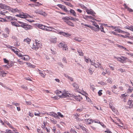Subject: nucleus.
<instances>
[{
	"mask_svg": "<svg viewBox=\"0 0 133 133\" xmlns=\"http://www.w3.org/2000/svg\"><path fill=\"white\" fill-rule=\"evenodd\" d=\"M80 116V114H78L77 113H76L74 115V116L75 117V118L77 120H79V118L78 117H79Z\"/></svg>",
	"mask_w": 133,
	"mask_h": 133,
	"instance_id": "33",
	"label": "nucleus"
},
{
	"mask_svg": "<svg viewBox=\"0 0 133 133\" xmlns=\"http://www.w3.org/2000/svg\"><path fill=\"white\" fill-rule=\"evenodd\" d=\"M56 93L58 95H59H59L62 94V92L61 91L57 90V91Z\"/></svg>",
	"mask_w": 133,
	"mask_h": 133,
	"instance_id": "62",
	"label": "nucleus"
},
{
	"mask_svg": "<svg viewBox=\"0 0 133 133\" xmlns=\"http://www.w3.org/2000/svg\"><path fill=\"white\" fill-rule=\"evenodd\" d=\"M64 22L66 23L68 25L72 26V27H74L75 25L74 23L72 22L69 21V20H63Z\"/></svg>",
	"mask_w": 133,
	"mask_h": 133,
	"instance_id": "11",
	"label": "nucleus"
},
{
	"mask_svg": "<svg viewBox=\"0 0 133 133\" xmlns=\"http://www.w3.org/2000/svg\"><path fill=\"white\" fill-rule=\"evenodd\" d=\"M63 50L65 51H68V50L67 46L66 45H65L63 47Z\"/></svg>",
	"mask_w": 133,
	"mask_h": 133,
	"instance_id": "45",
	"label": "nucleus"
},
{
	"mask_svg": "<svg viewBox=\"0 0 133 133\" xmlns=\"http://www.w3.org/2000/svg\"><path fill=\"white\" fill-rule=\"evenodd\" d=\"M62 61L65 64L67 63V61L65 57H63L62 58Z\"/></svg>",
	"mask_w": 133,
	"mask_h": 133,
	"instance_id": "42",
	"label": "nucleus"
},
{
	"mask_svg": "<svg viewBox=\"0 0 133 133\" xmlns=\"http://www.w3.org/2000/svg\"><path fill=\"white\" fill-rule=\"evenodd\" d=\"M38 72L40 75L43 78L45 77L46 76V74L45 73L44 70L42 71L38 69Z\"/></svg>",
	"mask_w": 133,
	"mask_h": 133,
	"instance_id": "7",
	"label": "nucleus"
},
{
	"mask_svg": "<svg viewBox=\"0 0 133 133\" xmlns=\"http://www.w3.org/2000/svg\"><path fill=\"white\" fill-rule=\"evenodd\" d=\"M7 74V73L4 72L3 71H2L1 74L2 75L3 77H4Z\"/></svg>",
	"mask_w": 133,
	"mask_h": 133,
	"instance_id": "57",
	"label": "nucleus"
},
{
	"mask_svg": "<svg viewBox=\"0 0 133 133\" xmlns=\"http://www.w3.org/2000/svg\"><path fill=\"white\" fill-rule=\"evenodd\" d=\"M9 34H5L3 33L2 34V35L3 36V37H4L5 38H7L9 36Z\"/></svg>",
	"mask_w": 133,
	"mask_h": 133,
	"instance_id": "39",
	"label": "nucleus"
},
{
	"mask_svg": "<svg viewBox=\"0 0 133 133\" xmlns=\"http://www.w3.org/2000/svg\"><path fill=\"white\" fill-rule=\"evenodd\" d=\"M51 115L53 116L55 118H58V116L57 114L54 112H52L51 113Z\"/></svg>",
	"mask_w": 133,
	"mask_h": 133,
	"instance_id": "37",
	"label": "nucleus"
},
{
	"mask_svg": "<svg viewBox=\"0 0 133 133\" xmlns=\"http://www.w3.org/2000/svg\"><path fill=\"white\" fill-rule=\"evenodd\" d=\"M102 90H100L98 91V94L99 96H101L102 94Z\"/></svg>",
	"mask_w": 133,
	"mask_h": 133,
	"instance_id": "61",
	"label": "nucleus"
},
{
	"mask_svg": "<svg viewBox=\"0 0 133 133\" xmlns=\"http://www.w3.org/2000/svg\"><path fill=\"white\" fill-rule=\"evenodd\" d=\"M62 2H63L65 5L68 6L72 8L73 7V5L70 3L66 2L63 1H62Z\"/></svg>",
	"mask_w": 133,
	"mask_h": 133,
	"instance_id": "22",
	"label": "nucleus"
},
{
	"mask_svg": "<svg viewBox=\"0 0 133 133\" xmlns=\"http://www.w3.org/2000/svg\"><path fill=\"white\" fill-rule=\"evenodd\" d=\"M57 114L58 116V118L59 116L61 118H63L64 117L63 115H62L60 112H58L57 113Z\"/></svg>",
	"mask_w": 133,
	"mask_h": 133,
	"instance_id": "44",
	"label": "nucleus"
},
{
	"mask_svg": "<svg viewBox=\"0 0 133 133\" xmlns=\"http://www.w3.org/2000/svg\"><path fill=\"white\" fill-rule=\"evenodd\" d=\"M98 29V30H99V29ZM99 29L100 30L101 32H103L104 33H105V32L104 31V27L102 25L100 26V27H99Z\"/></svg>",
	"mask_w": 133,
	"mask_h": 133,
	"instance_id": "31",
	"label": "nucleus"
},
{
	"mask_svg": "<svg viewBox=\"0 0 133 133\" xmlns=\"http://www.w3.org/2000/svg\"><path fill=\"white\" fill-rule=\"evenodd\" d=\"M123 33L125 35L124 36L125 37H129V35H130L129 33L128 32H125L124 31L123 32Z\"/></svg>",
	"mask_w": 133,
	"mask_h": 133,
	"instance_id": "34",
	"label": "nucleus"
},
{
	"mask_svg": "<svg viewBox=\"0 0 133 133\" xmlns=\"http://www.w3.org/2000/svg\"><path fill=\"white\" fill-rule=\"evenodd\" d=\"M65 45L64 43H60L58 45V46L59 47L61 48L63 47Z\"/></svg>",
	"mask_w": 133,
	"mask_h": 133,
	"instance_id": "41",
	"label": "nucleus"
},
{
	"mask_svg": "<svg viewBox=\"0 0 133 133\" xmlns=\"http://www.w3.org/2000/svg\"><path fill=\"white\" fill-rule=\"evenodd\" d=\"M21 58L25 61H28L29 60V57L28 55L23 56Z\"/></svg>",
	"mask_w": 133,
	"mask_h": 133,
	"instance_id": "18",
	"label": "nucleus"
},
{
	"mask_svg": "<svg viewBox=\"0 0 133 133\" xmlns=\"http://www.w3.org/2000/svg\"><path fill=\"white\" fill-rule=\"evenodd\" d=\"M42 46L41 42L37 40H35V42L34 43L32 46V49L37 50Z\"/></svg>",
	"mask_w": 133,
	"mask_h": 133,
	"instance_id": "2",
	"label": "nucleus"
},
{
	"mask_svg": "<svg viewBox=\"0 0 133 133\" xmlns=\"http://www.w3.org/2000/svg\"><path fill=\"white\" fill-rule=\"evenodd\" d=\"M118 47L121 49H123V50H126L127 51H129L125 47L123 46H121V45H118Z\"/></svg>",
	"mask_w": 133,
	"mask_h": 133,
	"instance_id": "35",
	"label": "nucleus"
},
{
	"mask_svg": "<svg viewBox=\"0 0 133 133\" xmlns=\"http://www.w3.org/2000/svg\"><path fill=\"white\" fill-rule=\"evenodd\" d=\"M72 85L74 87L77 89L79 87L78 84L77 83H74Z\"/></svg>",
	"mask_w": 133,
	"mask_h": 133,
	"instance_id": "46",
	"label": "nucleus"
},
{
	"mask_svg": "<svg viewBox=\"0 0 133 133\" xmlns=\"http://www.w3.org/2000/svg\"><path fill=\"white\" fill-rule=\"evenodd\" d=\"M124 7L125 8L127 9V10L129 12H132L133 11V10L132 9L127 6L126 4H125Z\"/></svg>",
	"mask_w": 133,
	"mask_h": 133,
	"instance_id": "29",
	"label": "nucleus"
},
{
	"mask_svg": "<svg viewBox=\"0 0 133 133\" xmlns=\"http://www.w3.org/2000/svg\"><path fill=\"white\" fill-rule=\"evenodd\" d=\"M1 8L2 9H4L6 10H8L9 11L13 13H15L18 11V10L17 8L14 9L10 8L8 6L3 4L2 3L0 4V8Z\"/></svg>",
	"mask_w": 133,
	"mask_h": 133,
	"instance_id": "1",
	"label": "nucleus"
},
{
	"mask_svg": "<svg viewBox=\"0 0 133 133\" xmlns=\"http://www.w3.org/2000/svg\"><path fill=\"white\" fill-rule=\"evenodd\" d=\"M57 39V38H51L50 39V40L51 43H54L56 42Z\"/></svg>",
	"mask_w": 133,
	"mask_h": 133,
	"instance_id": "24",
	"label": "nucleus"
},
{
	"mask_svg": "<svg viewBox=\"0 0 133 133\" xmlns=\"http://www.w3.org/2000/svg\"><path fill=\"white\" fill-rule=\"evenodd\" d=\"M17 62L20 65L23 64V62L21 61L19 59H17Z\"/></svg>",
	"mask_w": 133,
	"mask_h": 133,
	"instance_id": "60",
	"label": "nucleus"
},
{
	"mask_svg": "<svg viewBox=\"0 0 133 133\" xmlns=\"http://www.w3.org/2000/svg\"><path fill=\"white\" fill-rule=\"evenodd\" d=\"M93 122L97 123H100V122L98 119H94L93 120Z\"/></svg>",
	"mask_w": 133,
	"mask_h": 133,
	"instance_id": "48",
	"label": "nucleus"
},
{
	"mask_svg": "<svg viewBox=\"0 0 133 133\" xmlns=\"http://www.w3.org/2000/svg\"><path fill=\"white\" fill-rule=\"evenodd\" d=\"M109 105L110 108L113 111L115 112V108L114 107L112 106V104L110 103Z\"/></svg>",
	"mask_w": 133,
	"mask_h": 133,
	"instance_id": "32",
	"label": "nucleus"
},
{
	"mask_svg": "<svg viewBox=\"0 0 133 133\" xmlns=\"http://www.w3.org/2000/svg\"><path fill=\"white\" fill-rule=\"evenodd\" d=\"M83 107L82 106V108L77 109L76 111L78 112H81L83 111Z\"/></svg>",
	"mask_w": 133,
	"mask_h": 133,
	"instance_id": "38",
	"label": "nucleus"
},
{
	"mask_svg": "<svg viewBox=\"0 0 133 133\" xmlns=\"http://www.w3.org/2000/svg\"><path fill=\"white\" fill-rule=\"evenodd\" d=\"M117 89V87L115 85H114L112 88V91L115 94H118V93L119 92V91H115V89Z\"/></svg>",
	"mask_w": 133,
	"mask_h": 133,
	"instance_id": "12",
	"label": "nucleus"
},
{
	"mask_svg": "<svg viewBox=\"0 0 133 133\" xmlns=\"http://www.w3.org/2000/svg\"><path fill=\"white\" fill-rule=\"evenodd\" d=\"M133 101L131 100H129L128 102V104L129 105V107L130 108H132L133 107L132 103Z\"/></svg>",
	"mask_w": 133,
	"mask_h": 133,
	"instance_id": "15",
	"label": "nucleus"
},
{
	"mask_svg": "<svg viewBox=\"0 0 133 133\" xmlns=\"http://www.w3.org/2000/svg\"><path fill=\"white\" fill-rule=\"evenodd\" d=\"M31 41V39L29 38H27L24 40V42L28 44H29Z\"/></svg>",
	"mask_w": 133,
	"mask_h": 133,
	"instance_id": "25",
	"label": "nucleus"
},
{
	"mask_svg": "<svg viewBox=\"0 0 133 133\" xmlns=\"http://www.w3.org/2000/svg\"><path fill=\"white\" fill-rule=\"evenodd\" d=\"M71 35V34H69L68 33L65 32V37H68L69 36H70Z\"/></svg>",
	"mask_w": 133,
	"mask_h": 133,
	"instance_id": "58",
	"label": "nucleus"
},
{
	"mask_svg": "<svg viewBox=\"0 0 133 133\" xmlns=\"http://www.w3.org/2000/svg\"><path fill=\"white\" fill-rule=\"evenodd\" d=\"M74 18L72 17H65L62 18L63 20H69L70 19L71 20H73Z\"/></svg>",
	"mask_w": 133,
	"mask_h": 133,
	"instance_id": "16",
	"label": "nucleus"
},
{
	"mask_svg": "<svg viewBox=\"0 0 133 133\" xmlns=\"http://www.w3.org/2000/svg\"><path fill=\"white\" fill-rule=\"evenodd\" d=\"M90 62H91V64L92 65H94V66L96 68H97L99 67V65L98 64H96L95 63V60H92L91 61V60H90Z\"/></svg>",
	"mask_w": 133,
	"mask_h": 133,
	"instance_id": "17",
	"label": "nucleus"
},
{
	"mask_svg": "<svg viewBox=\"0 0 133 133\" xmlns=\"http://www.w3.org/2000/svg\"><path fill=\"white\" fill-rule=\"evenodd\" d=\"M35 12L37 14H39L41 15H43L44 16H45L46 15V14L45 13V12L43 11L40 10H36L35 11Z\"/></svg>",
	"mask_w": 133,
	"mask_h": 133,
	"instance_id": "10",
	"label": "nucleus"
},
{
	"mask_svg": "<svg viewBox=\"0 0 133 133\" xmlns=\"http://www.w3.org/2000/svg\"><path fill=\"white\" fill-rule=\"evenodd\" d=\"M46 122L45 121H43V124H42L41 127L43 129H45L46 128Z\"/></svg>",
	"mask_w": 133,
	"mask_h": 133,
	"instance_id": "27",
	"label": "nucleus"
},
{
	"mask_svg": "<svg viewBox=\"0 0 133 133\" xmlns=\"http://www.w3.org/2000/svg\"><path fill=\"white\" fill-rule=\"evenodd\" d=\"M6 124L8 125L9 128H11L12 129H14V127L12 126V125L10 123H9V122H8L6 123Z\"/></svg>",
	"mask_w": 133,
	"mask_h": 133,
	"instance_id": "56",
	"label": "nucleus"
},
{
	"mask_svg": "<svg viewBox=\"0 0 133 133\" xmlns=\"http://www.w3.org/2000/svg\"><path fill=\"white\" fill-rule=\"evenodd\" d=\"M5 131L6 133H13L12 131L9 129H6Z\"/></svg>",
	"mask_w": 133,
	"mask_h": 133,
	"instance_id": "59",
	"label": "nucleus"
},
{
	"mask_svg": "<svg viewBox=\"0 0 133 133\" xmlns=\"http://www.w3.org/2000/svg\"><path fill=\"white\" fill-rule=\"evenodd\" d=\"M65 32H64L59 31V32H58V34L60 35H62L63 36H65Z\"/></svg>",
	"mask_w": 133,
	"mask_h": 133,
	"instance_id": "51",
	"label": "nucleus"
},
{
	"mask_svg": "<svg viewBox=\"0 0 133 133\" xmlns=\"http://www.w3.org/2000/svg\"><path fill=\"white\" fill-rule=\"evenodd\" d=\"M69 11L70 13L73 16L75 17L77 16L76 13L74 10L72 9H70Z\"/></svg>",
	"mask_w": 133,
	"mask_h": 133,
	"instance_id": "20",
	"label": "nucleus"
},
{
	"mask_svg": "<svg viewBox=\"0 0 133 133\" xmlns=\"http://www.w3.org/2000/svg\"><path fill=\"white\" fill-rule=\"evenodd\" d=\"M59 96L61 98H65L68 97H71V95L68 92V91H63L61 94L59 95Z\"/></svg>",
	"mask_w": 133,
	"mask_h": 133,
	"instance_id": "3",
	"label": "nucleus"
},
{
	"mask_svg": "<svg viewBox=\"0 0 133 133\" xmlns=\"http://www.w3.org/2000/svg\"><path fill=\"white\" fill-rule=\"evenodd\" d=\"M6 18L10 20H12L14 19L12 17L10 16H6Z\"/></svg>",
	"mask_w": 133,
	"mask_h": 133,
	"instance_id": "53",
	"label": "nucleus"
},
{
	"mask_svg": "<svg viewBox=\"0 0 133 133\" xmlns=\"http://www.w3.org/2000/svg\"><path fill=\"white\" fill-rule=\"evenodd\" d=\"M125 28L133 31V26H129L127 25L125 26Z\"/></svg>",
	"mask_w": 133,
	"mask_h": 133,
	"instance_id": "23",
	"label": "nucleus"
},
{
	"mask_svg": "<svg viewBox=\"0 0 133 133\" xmlns=\"http://www.w3.org/2000/svg\"><path fill=\"white\" fill-rule=\"evenodd\" d=\"M55 29L51 26H46V28L45 30V31H52L54 32V30Z\"/></svg>",
	"mask_w": 133,
	"mask_h": 133,
	"instance_id": "9",
	"label": "nucleus"
},
{
	"mask_svg": "<svg viewBox=\"0 0 133 133\" xmlns=\"http://www.w3.org/2000/svg\"><path fill=\"white\" fill-rule=\"evenodd\" d=\"M16 16H18L19 17L22 18H26L27 17V16L24 14L19 15H17Z\"/></svg>",
	"mask_w": 133,
	"mask_h": 133,
	"instance_id": "28",
	"label": "nucleus"
},
{
	"mask_svg": "<svg viewBox=\"0 0 133 133\" xmlns=\"http://www.w3.org/2000/svg\"><path fill=\"white\" fill-rule=\"evenodd\" d=\"M105 132L107 133H112V132H111L109 129H107L105 131Z\"/></svg>",
	"mask_w": 133,
	"mask_h": 133,
	"instance_id": "64",
	"label": "nucleus"
},
{
	"mask_svg": "<svg viewBox=\"0 0 133 133\" xmlns=\"http://www.w3.org/2000/svg\"><path fill=\"white\" fill-rule=\"evenodd\" d=\"M62 9L65 12H69V11H68L67 9V8L65 6H64V7H63Z\"/></svg>",
	"mask_w": 133,
	"mask_h": 133,
	"instance_id": "54",
	"label": "nucleus"
},
{
	"mask_svg": "<svg viewBox=\"0 0 133 133\" xmlns=\"http://www.w3.org/2000/svg\"><path fill=\"white\" fill-rule=\"evenodd\" d=\"M21 26L26 30H28L32 29V27L30 25L28 24H23L21 25Z\"/></svg>",
	"mask_w": 133,
	"mask_h": 133,
	"instance_id": "4",
	"label": "nucleus"
},
{
	"mask_svg": "<svg viewBox=\"0 0 133 133\" xmlns=\"http://www.w3.org/2000/svg\"><path fill=\"white\" fill-rule=\"evenodd\" d=\"M10 48L11 50L12 51L14 52L16 54H17V52H18V50L16 48L14 47L11 46L10 47Z\"/></svg>",
	"mask_w": 133,
	"mask_h": 133,
	"instance_id": "13",
	"label": "nucleus"
},
{
	"mask_svg": "<svg viewBox=\"0 0 133 133\" xmlns=\"http://www.w3.org/2000/svg\"><path fill=\"white\" fill-rule=\"evenodd\" d=\"M86 11L88 14H91L93 16H95L96 14L91 9H86Z\"/></svg>",
	"mask_w": 133,
	"mask_h": 133,
	"instance_id": "5",
	"label": "nucleus"
},
{
	"mask_svg": "<svg viewBox=\"0 0 133 133\" xmlns=\"http://www.w3.org/2000/svg\"><path fill=\"white\" fill-rule=\"evenodd\" d=\"M114 58H116L117 59V61L120 62L122 63H124L123 60L122 59L121 57H115Z\"/></svg>",
	"mask_w": 133,
	"mask_h": 133,
	"instance_id": "26",
	"label": "nucleus"
},
{
	"mask_svg": "<svg viewBox=\"0 0 133 133\" xmlns=\"http://www.w3.org/2000/svg\"><path fill=\"white\" fill-rule=\"evenodd\" d=\"M57 6L59 7L60 8H61V9H62L63 7H64V5H63L62 4H58L57 5Z\"/></svg>",
	"mask_w": 133,
	"mask_h": 133,
	"instance_id": "63",
	"label": "nucleus"
},
{
	"mask_svg": "<svg viewBox=\"0 0 133 133\" xmlns=\"http://www.w3.org/2000/svg\"><path fill=\"white\" fill-rule=\"evenodd\" d=\"M37 26L38 28L45 30L46 26L44 25L41 24H38L37 25Z\"/></svg>",
	"mask_w": 133,
	"mask_h": 133,
	"instance_id": "8",
	"label": "nucleus"
},
{
	"mask_svg": "<svg viewBox=\"0 0 133 133\" xmlns=\"http://www.w3.org/2000/svg\"><path fill=\"white\" fill-rule=\"evenodd\" d=\"M77 51L79 54V55L81 56H83L84 54L82 50L80 48L77 49Z\"/></svg>",
	"mask_w": 133,
	"mask_h": 133,
	"instance_id": "19",
	"label": "nucleus"
},
{
	"mask_svg": "<svg viewBox=\"0 0 133 133\" xmlns=\"http://www.w3.org/2000/svg\"><path fill=\"white\" fill-rule=\"evenodd\" d=\"M26 65H27V66L28 67H30V68H34V65H32L30 63L28 62H26Z\"/></svg>",
	"mask_w": 133,
	"mask_h": 133,
	"instance_id": "30",
	"label": "nucleus"
},
{
	"mask_svg": "<svg viewBox=\"0 0 133 133\" xmlns=\"http://www.w3.org/2000/svg\"><path fill=\"white\" fill-rule=\"evenodd\" d=\"M11 23L13 25L15 26H19V25L18 24L16 23V22H11Z\"/></svg>",
	"mask_w": 133,
	"mask_h": 133,
	"instance_id": "40",
	"label": "nucleus"
},
{
	"mask_svg": "<svg viewBox=\"0 0 133 133\" xmlns=\"http://www.w3.org/2000/svg\"><path fill=\"white\" fill-rule=\"evenodd\" d=\"M121 57L123 58L122 60H123V62L125 63L126 60L127 59V58L125 56H122Z\"/></svg>",
	"mask_w": 133,
	"mask_h": 133,
	"instance_id": "47",
	"label": "nucleus"
},
{
	"mask_svg": "<svg viewBox=\"0 0 133 133\" xmlns=\"http://www.w3.org/2000/svg\"><path fill=\"white\" fill-rule=\"evenodd\" d=\"M5 31L6 33L9 34L10 30L8 28H6L5 29Z\"/></svg>",
	"mask_w": 133,
	"mask_h": 133,
	"instance_id": "43",
	"label": "nucleus"
},
{
	"mask_svg": "<svg viewBox=\"0 0 133 133\" xmlns=\"http://www.w3.org/2000/svg\"><path fill=\"white\" fill-rule=\"evenodd\" d=\"M8 13L7 11L6 10L4 9H2L1 8H0V16L5 15V14Z\"/></svg>",
	"mask_w": 133,
	"mask_h": 133,
	"instance_id": "6",
	"label": "nucleus"
},
{
	"mask_svg": "<svg viewBox=\"0 0 133 133\" xmlns=\"http://www.w3.org/2000/svg\"><path fill=\"white\" fill-rule=\"evenodd\" d=\"M85 120H87V124H90L93 123V120L91 118H89L88 119H85Z\"/></svg>",
	"mask_w": 133,
	"mask_h": 133,
	"instance_id": "21",
	"label": "nucleus"
},
{
	"mask_svg": "<svg viewBox=\"0 0 133 133\" xmlns=\"http://www.w3.org/2000/svg\"><path fill=\"white\" fill-rule=\"evenodd\" d=\"M93 25L95 26L98 29H99V25L97 24V23L96 22H93Z\"/></svg>",
	"mask_w": 133,
	"mask_h": 133,
	"instance_id": "50",
	"label": "nucleus"
},
{
	"mask_svg": "<svg viewBox=\"0 0 133 133\" xmlns=\"http://www.w3.org/2000/svg\"><path fill=\"white\" fill-rule=\"evenodd\" d=\"M35 6H39L42 5V4L39 3L38 2H36L35 4Z\"/></svg>",
	"mask_w": 133,
	"mask_h": 133,
	"instance_id": "55",
	"label": "nucleus"
},
{
	"mask_svg": "<svg viewBox=\"0 0 133 133\" xmlns=\"http://www.w3.org/2000/svg\"><path fill=\"white\" fill-rule=\"evenodd\" d=\"M74 98L76 101H80L83 99L82 97L79 95L74 96Z\"/></svg>",
	"mask_w": 133,
	"mask_h": 133,
	"instance_id": "14",
	"label": "nucleus"
},
{
	"mask_svg": "<svg viewBox=\"0 0 133 133\" xmlns=\"http://www.w3.org/2000/svg\"><path fill=\"white\" fill-rule=\"evenodd\" d=\"M133 90V88L132 87H129L128 89V93H131Z\"/></svg>",
	"mask_w": 133,
	"mask_h": 133,
	"instance_id": "36",
	"label": "nucleus"
},
{
	"mask_svg": "<svg viewBox=\"0 0 133 133\" xmlns=\"http://www.w3.org/2000/svg\"><path fill=\"white\" fill-rule=\"evenodd\" d=\"M108 65L109 67L112 70H114V67L112 66V64L109 63Z\"/></svg>",
	"mask_w": 133,
	"mask_h": 133,
	"instance_id": "49",
	"label": "nucleus"
},
{
	"mask_svg": "<svg viewBox=\"0 0 133 133\" xmlns=\"http://www.w3.org/2000/svg\"><path fill=\"white\" fill-rule=\"evenodd\" d=\"M65 32H64L59 31V32H58V34L60 35H62L63 36H65Z\"/></svg>",
	"mask_w": 133,
	"mask_h": 133,
	"instance_id": "52",
	"label": "nucleus"
}]
</instances>
